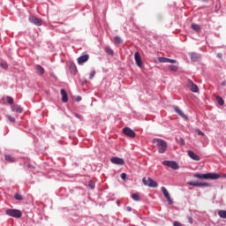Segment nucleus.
I'll use <instances>...</instances> for the list:
<instances>
[{"instance_id":"obj_1","label":"nucleus","mask_w":226,"mask_h":226,"mask_svg":"<svg viewBox=\"0 0 226 226\" xmlns=\"http://www.w3.org/2000/svg\"><path fill=\"white\" fill-rule=\"evenodd\" d=\"M152 143L156 144L158 147V152L160 154H163L165 153V151H167V141H165L164 139L154 138L152 140Z\"/></svg>"},{"instance_id":"obj_2","label":"nucleus","mask_w":226,"mask_h":226,"mask_svg":"<svg viewBox=\"0 0 226 226\" xmlns=\"http://www.w3.org/2000/svg\"><path fill=\"white\" fill-rule=\"evenodd\" d=\"M142 181L145 186H148L149 188H158V183L153 180V178L151 177H148V178L144 177Z\"/></svg>"},{"instance_id":"obj_3","label":"nucleus","mask_w":226,"mask_h":226,"mask_svg":"<svg viewBox=\"0 0 226 226\" xmlns=\"http://www.w3.org/2000/svg\"><path fill=\"white\" fill-rule=\"evenodd\" d=\"M5 213L8 216H12V218H22V212L20 210L9 208Z\"/></svg>"},{"instance_id":"obj_4","label":"nucleus","mask_w":226,"mask_h":226,"mask_svg":"<svg viewBox=\"0 0 226 226\" xmlns=\"http://www.w3.org/2000/svg\"><path fill=\"white\" fill-rule=\"evenodd\" d=\"M162 165H165V167H169L173 170H177V169H179V164H177L176 161H163Z\"/></svg>"},{"instance_id":"obj_5","label":"nucleus","mask_w":226,"mask_h":226,"mask_svg":"<svg viewBox=\"0 0 226 226\" xmlns=\"http://www.w3.org/2000/svg\"><path fill=\"white\" fill-rule=\"evenodd\" d=\"M162 192L163 193L167 202L170 204V206H172L174 204V201L172 200V198L170 197V193H169V191L165 187L161 188Z\"/></svg>"},{"instance_id":"obj_6","label":"nucleus","mask_w":226,"mask_h":226,"mask_svg":"<svg viewBox=\"0 0 226 226\" xmlns=\"http://www.w3.org/2000/svg\"><path fill=\"white\" fill-rule=\"evenodd\" d=\"M124 135H126V137H130L131 139H135L137 136V133L133 130H132L130 127H125L123 129Z\"/></svg>"},{"instance_id":"obj_7","label":"nucleus","mask_w":226,"mask_h":226,"mask_svg":"<svg viewBox=\"0 0 226 226\" xmlns=\"http://www.w3.org/2000/svg\"><path fill=\"white\" fill-rule=\"evenodd\" d=\"M28 20H29V22H31V24H34V26H42L43 25V20H41V19H39L34 16H30L28 18Z\"/></svg>"},{"instance_id":"obj_8","label":"nucleus","mask_w":226,"mask_h":226,"mask_svg":"<svg viewBox=\"0 0 226 226\" xmlns=\"http://www.w3.org/2000/svg\"><path fill=\"white\" fill-rule=\"evenodd\" d=\"M187 87L190 88V90L192 93H199V86H197V84L193 83V81H192V79L188 80Z\"/></svg>"},{"instance_id":"obj_9","label":"nucleus","mask_w":226,"mask_h":226,"mask_svg":"<svg viewBox=\"0 0 226 226\" xmlns=\"http://www.w3.org/2000/svg\"><path fill=\"white\" fill-rule=\"evenodd\" d=\"M110 162L114 163V165H124V160L123 158L112 157Z\"/></svg>"},{"instance_id":"obj_10","label":"nucleus","mask_w":226,"mask_h":226,"mask_svg":"<svg viewBox=\"0 0 226 226\" xmlns=\"http://www.w3.org/2000/svg\"><path fill=\"white\" fill-rule=\"evenodd\" d=\"M134 59L137 66H139V68H142V58L140 57V53L136 52L134 54Z\"/></svg>"},{"instance_id":"obj_11","label":"nucleus","mask_w":226,"mask_h":226,"mask_svg":"<svg viewBox=\"0 0 226 226\" xmlns=\"http://www.w3.org/2000/svg\"><path fill=\"white\" fill-rule=\"evenodd\" d=\"M206 179H220V177H222V175L218 174V173H207L206 174Z\"/></svg>"},{"instance_id":"obj_12","label":"nucleus","mask_w":226,"mask_h":226,"mask_svg":"<svg viewBox=\"0 0 226 226\" xmlns=\"http://www.w3.org/2000/svg\"><path fill=\"white\" fill-rule=\"evenodd\" d=\"M188 156L192 158V160H194V162H200V157L195 154V152L189 150L188 152Z\"/></svg>"},{"instance_id":"obj_13","label":"nucleus","mask_w":226,"mask_h":226,"mask_svg":"<svg viewBox=\"0 0 226 226\" xmlns=\"http://www.w3.org/2000/svg\"><path fill=\"white\" fill-rule=\"evenodd\" d=\"M11 109L12 112H17L18 114H22V112H24V109L17 104H13Z\"/></svg>"},{"instance_id":"obj_14","label":"nucleus","mask_w":226,"mask_h":226,"mask_svg":"<svg viewBox=\"0 0 226 226\" xmlns=\"http://www.w3.org/2000/svg\"><path fill=\"white\" fill-rule=\"evenodd\" d=\"M60 93L62 94L63 103H68V93H66V90L65 89H61Z\"/></svg>"},{"instance_id":"obj_15","label":"nucleus","mask_w":226,"mask_h":226,"mask_svg":"<svg viewBox=\"0 0 226 226\" xmlns=\"http://www.w3.org/2000/svg\"><path fill=\"white\" fill-rule=\"evenodd\" d=\"M175 112H177V114L179 115L180 117H183L184 119H185V121H188V117L186 115H185V113L177 107L174 108Z\"/></svg>"},{"instance_id":"obj_16","label":"nucleus","mask_w":226,"mask_h":226,"mask_svg":"<svg viewBox=\"0 0 226 226\" xmlns=\"http://www.w3.org/2000/svg\"><path fill=\"white\" fill-rule=\"evenodd\" d=\"M87 61H89V55H84L78 58V63L79 64H82L83 63H87Z\"/></svg>"},{"instance_id":"obj_17","label":"nucleus","mask_w":226,"mask_h":226,"mask_svg":"<svg viewBox=\"0 0 226 226\" xmlns=\"http://www.w3.org/2000/svg\"><path fill=\"white\" fill-rule=\"evenodd\" d=\"M35 70L39 73V75H43V73H45V69H43L41 65H36Z\"/></svg>"},{"instance_id":"obj_18","label":"nucleus","mask_w":226,"mask_h":226,"mask_svg":"<svg viewBox=\"0 0 226 226\" xmlns=\"http://www.w3.org/2000/svg\"><path fill=\"white\" fill-rule=\"evenodd\" d=\"M191 59L192 61H199V59H200V56L197 53H192L191 54Z\"/></svg>"},{"instance_id":"obj_19","label":"nucleus","mask_w":226,"mask_h":226,"mask_svg":"<svg viewBox=\"0 0 226 226\" xmlns=\"http://www.w3.org/2000/svg\"><path fill=\"white\" fill-rule=\"evenodd\" d=\"M114 43L115 45H121V43H123V40L119 36H115Z\"/></svg>"},{"instance_id":"obj_20","label":"nucleus","mask_w":226,"mask_h":226,"mask_svg":"<svg viewBox=\"0 0 226 226\" xmlns=\"http://www.w3.org/2000/svg\"><path fill=\"white\" fill-rule=\"evenodd\" d=\"M218 216L226 220V210H219Z\"/></svg>"},{"instance_id":"obj_21","label":"nucleus","mask_w":226,"mask_h":226,"mask_svg":"<svg viewBox=\"0 0 226 226\" xmlns=\"http://www.w3.org/2000/svg\"><path fill=\"white\" fill-rule=\"evenodd\" d=\"M106 54H109V56H114V51L109 47L105 48Z\"/></svg>"},{"instance_id":"obj_22","label":"nucleus","mask_w":226,"mask_h":226,"mask_svg":"<svg viewBox=\"0 0 226 226\" xmlns=\"http://www.w3.org/2000/svg\"><path fill=\"white\" fill-rule=\"evenodd\" d=\"M5 160L6 162H9V163H13L14 159L11 155L5 154Z\"/></svg>"},{"instance_id":"obj_23","label":"nucleus","mask_w":226,"mask_h":226,"mask_svg":"<svg viewBox=\"0 0 226 226\" xmlns=\"http://www.w3.org/2000/svg\"><path fill=\"white\" fill-rule=\"evenodd\" d=\"M216 101H217V103H219L220 105L225 104V101H223V99L221 96H217Z\"/></svg>"},{"instance_id":"obj_24","label":"nucleus","mask_w":226,"mask_h":226,"mask_svg":"<svg viewBox=\"0 0 226 226\" xmlns=\"http://www.w3.org/2000/svg\"><path fill=\"white\" fill-rule=\"evenodd\" d=\"M194 177L198 179H206V174H194Z\"/></svg>"},{"instance_id":"obj_25","label":"nucleus","mask_w":226,"mask_h":226,"mask_svg":"<svg viewBox=\"0 0 226 226\" xmlns=\"http://www.w3.org/2000/svg\"><path fill=\"white\" fill-rule=\"evenodd\" d=\"M132 200H140V196H139V193H132Z\"/></svg>"},{"instance_id":"obj_26","label":"nucleus","mask_w":226,"mask_h":226,"mask_svg":"<svg viewBox=\"0 0 226 226\" xmlns=\"http://www.w3.org/2000/svg\"><path fill=\"white\" fill-rule=\"evenodd\" d=\"M192 29H193V31L199 32V31H200V26L197 24H192Z\"/></svg>"},{"instance_id":"obj_27","label":"nucleus","mask_w":226,"mask_h":226,"mask_svg":"<svg viewBox=\"0 0 226 226\" xmlns=\"http://www.w3.org/2000/svg\"><path fill=\"white\" fill-rule=\"evenodd\" d=\"M187 185H189V186H199V183L195 181H190Z\"/></svg>"},{"instance_id":"obj_28","label":"nucleus","mask_w":226,"mask_h":226,"mask_svg":"<svg viewBox=\"0 0 226 226\" xmlns=\"http://www.w3.org/2000/svg\"><path fill=\"white\" fill-rule=\"evenodd\" d=\"M169 69H170L171 72H177L178 67L176 66V65H170V66H169Z\"/></svg>"},{"instance_id":"obj_29","label":"nucleus","mask_w":226,"mask_h":226,"mask_svg":"<svg viewBox=\"0 0 226 226\" xmlns=\"http://www.w3.org/2000/svg\"><path fill=\"white\" fill-rule=\"evenodd\" d=\"M6 100H7V103H9L10 105H13V98L12 97L7 96Z\"/></svg>"},{"instance_id":"obj_30","label":"nucleus","mask_w":226,"mask_h":226,"mask_svg":"<svg viewBox=\"0 0 226 226\" xmlns=\"http://www.w3.org/2000/svg\"><path fill=\"white\" fill-rule=\"evenodd\" d=\"M14 198L16 199V200H23L24 198H22V195H20L19 193H16L14 195Z\"/></svg>"},{"instance_id":"obj_31","label":"nucleus","mask_w":226,"mask_h":226,"mask_svg":"<svg viewBox=\"0 0 226 226\" xmlns=\"http://www.w3.org/2000/svg\"><path fill=\"white\" fill-rule=\"evenodd\" d=\"M0 66L4 68V70H8V64L6 62L1 63Z\"/></svg>"},{"instance_id":"obj_32","label":"nucleus","mask_w":226,"mask_h":226,"mask_svg":"<svg viewBox=\"0 0 226 226\" xmlns=\"http://www.w3.org/2000/svg\"><path fill=\"white\" fill-rule=\"evenodd\" d=\"M70 68L74 73H77V66H75V64H71Z\"/></svg>"},{"instance_id":"obj_33","label":"nucleus","mask_w":226,"mask_h":226,"mask_svg":"<svg viewBox=\"0 0 226 226\" xmlns=\"http://www.w3.org/2000/svg\"><path fill=\"white\" fill-rule=\"evenodd\" d=\"M96 75V72L95 71H92L90 72V75H89V79L90 80H93V79H94V76Z\"/></svg>"},{"instance_id":"obj_34","label":"nucleus","mask_w":226,"mask_h":226,"mask_svg":"<svg viewBox=\"0 0 226 226\" xmlns=\"http://www.w3.org/2000/svg\"><path fill=\"white\" fill-rule=\"evenodd\" d=\"M6 117L8 119V121H10V123H15V117H13L10 115H8Z\"/></svg>"},{"instance_id":"obj_35","label":"nucleus","mask_w":226,"mask_h":226,"mask_svg":"<svg viewBox=\"0 0 226 226\" xmlns=\"http://www.w3.org/2000/svg\"><path fill=\"white\" fill-rule=\"evenodd\" d=\"M158 61L159 63H167V57H159Z\"/></svg>"},{"instance_id":"obj_36","label":"nucleus","mask_w":226,"mask_h":226,"mask_svg":"<svg viewBox=\"0 0 226 226\" xmlns=\"http://www.w3.org/2000/svg\"><path fill=\"white\" fill-rule=\"evenodd\" d=\"M88 186H89V188H91V190H94V183L93 181H90V182L88 183Z\"/></svg>"},{"instance_id":"obj_37","label":"nucleus","mask_w":226,"mask_h":226,"mask_svg":"<svg viewBox=\"0 0 226 226\" xmlns=\"http://www.w3.org/2000/svg\"><path fill=\"white\" fill-rule=\"evenodd\" d=\"M177 61L174 60V59H170V58H167V63H171V64H175V63H177Z\"/></svg>"},{"instance_id":"obj_38","label":"nucleus","mask_w":226,"mask_h":226,"mask_svg":"<svg viewBox=\"0 0 226 226\" xmlns=\"http://www.w3.org/2000/svg\"><path fill=\"white\" fill-rule=\"evenodd\" d=\"M196 133H198V135H201V137H204V132H202V131L196 129Z\"/></svg>"},{"instance_id":"obj_39","label":"nucleus","mask_w":226,"mask_h":226,"mask_svg":"<svg viewBox=\"0 0 226 226\" xmlns=\"http://www.w3.org/2000/svg\"><path fill=\"white\" fill-rule=\"evenodd\" d=\"M121 179H123V181H126V173L121 174Z\"/></svg>"},{"instance_id":"obj_40","label":"nucleus","mask_w":226,"mask_h":226,"mask_svg":"<svg viewBox=\"0 0 226 226\" xmlns=\"http://www.w3.org/2000/svg\"><path fill=\"white\" fill-rule=\"evenodd\" d=\"M198 186H209V184H207V183H199Z\"/></svg>"},{"instance_id":"obj_41","label":"nucleus","mask_w":226,"mask_h":226,"mask_svg":"<svg viewBox=\"0 0 226 226\" xmlns=\"http://www.w3.org/2000/svg\"><path fill=\"white\" fill-rule=\"evenodd\" d=\"M173 225L174 226H184L181 222H179L177 221L174 222Z\"/></svg>"},{"instance_id":"obj_42","label":"nucleus","mask_w":226,"mask_h":226,"mask_svg":"<svg viewBox=\"0 0 226 226\" xmlns=\"http://www.w3.org/2000/svg\"><path fill=\"white\" fill-rule=\"evenodd\" d=\"M179 142H180L181 146H185V139L183 138L179 139Z\"/></svg>"},{"instance_id":"obj_43","label":"nucleus","mask_w":226,"mask_h":226,"mask_svg":"<svg viewBox=\"0 0 226 226\" xmlns=\"http://www.w3.org/2000/svg\"><path fill=\"white\" fill-rule=\"evenodd\" d=\"M189 220V223H191V225L193 223V218L192 217H188Z\"/></svg>"},{"instance_id":"obj_44","label":"nucleus","mask_w":226,"mask_h":226,"mask_svg":"<svg viewBox=\"0 0 226 226\" xmlns=\"http://www.w3.org/2000/svg\"><path fill=\"white\" fill-rule=\"evenodd\" d=\"M75 117H78V119H82V116L79 115V114H75Z\"/></svg>"},{"instance_id":"obj_45","label":"nucleus","mask_w":226,"mask_h":226,"mask_svg":"<svg viewBox=\"0 0 226 226\" xmlns=\"http://www.w3.org/2000/svg\"><path fill=\"white\" fill-rule=\"evenodd\" d=\"M82 100V97H80V96H78L77 98H76V102H80Z\"/></svg>"},{"instance_id":"obj_46","label":"nucleus","mask_w":226,"mask_h":226,"mask_svg":"<svg viewBox=\"0 0 226 226\" xmlns=\"http://www.w3.org/2000/svg\"><path fill=\"white\" fill-rule=\"evenodd\" d=\"M126 210H127V211H132V207H126Z\"/></svg>"},{"instance_id":"obj_47","label":"nucleus","mask_w":226,"mask_h":226,"mask_svg":"<svg viewBox=\"0 0 226 226\" xmlns=\"http://www.w3.org/2000/svg\"><path fill=\"white\" fill-rule=\"evenodd\" d=\"M226 85V81H222V83H221V86H225Z\"/></svg>"},{"instance_id":"obj_48","label":"nucleus","mask_w":226,"mask_h":226,"mask_svg":"<svg viewBox=\"0 0 226 226\" xmlns=\"http://www.w3.org/2000/svg\"><path fill=\"white\" fill-rule=\"evenodd\" d=\"M217 56L220 57V58H222V54H221V53H218V54H217Z\"/></svg>"},{"instance_id":"obj_49","label":"nucleus","mask_w":226,"mask_h":226,"mask_svg":"<svg viewBox=\"0 0 226 226\" xmlns=\"http://www.w3.org/2000/svg\"><path fill=\"white\" fill-rule=\"evenodd\" d=\"M28 169H33V165L28 164Z\"/></svg>"}]
</instances>
